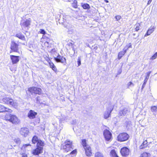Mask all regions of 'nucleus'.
I'll return each instance as SVG.
<instances>
[{"label": "nucleus", "mask_w": 157, "mask_h": 157, "mask_svg": "<svg viewBox=\"0 0 157 157\" xmlns=\"http://www.w3.org/2000/svg\"><path fill=\"white\" fill-rule=\"evenodd\" d=\"M63 21L60 18L59 20V23L61 24L65 28H67L68 29V32L70 34H72L74 32V30L73 29L74 26L73 25H66V22H67L66 16H63Z\"/></svg>", "instance_id": "f257e3e1"}, {"label": "nucleus", "mask_w": 157, "mask_h": 157, "mask_svg": "<svg viewBox=\"0 0 157 157\" xmlns=\"http://www.w3.org/2000/svg\"><path fill=\"white\" fill-rule=\"evenodd\" d=\"M31 20L30 18L26 20L23 19L21 21L20 25L22 30L25 31L24 33L26 35L25 32H28L27 30L31 25Z\"/></svg>", "instance_id": "f03ea898"}, {"label": "nucleus", "mask_w": 157, "mask_h": 157, "mask_svg": "<svg viewBox=\"0 0 157 157\" xmlns=\"http://www.w3.org/2000/svg\"><path fill=\"white\" fill-rule=\"evenodd\" d=\"M5 119L6 120L9 121L12 124H18L20 121L15 115H12L9 113L6 114Z\"/></svg>", "instance_id": "7ed1b4c3"}, {"label": "nucleus", "mask_w": 157, "mask_h": 157, "mask_svg": "<svg viewBox=\"0 0 157 157\" xmlns=\"http://www.w3.org/2000/svg\"><path fill=\"white\" fill-rule=\"evenodd\" d=\"M19 44L16 43L14 41H12L11 42L10 46V52L11 53L12 52H19Z\"/></svg>", "instance_id": "20e7f679"}, {"label": "nucleus", "mask_w": 157, "mask_h": 157, "mask_svg": "<svg viewBox=\"0 0 157 157\" xmlns=\"http://www.w3.org/2000/svg\"><path fill=\"white\" fill-rule=\"evenodd\" d=\"M129 135L126 133H122L120 134L117 137V140L120 142H123L127 140L129 138Z\"/></svg>", "instance_id": "39448f33"}, {"label": "nucleus", "mask_w": 157, "mask_h": 157, "mask_svg": "<svg viewBox=\"0 0 157 157\" xmlns=\"http://www.w3.org/2000/svg\"><path fill=\"white\" fill-rule=\"evenodd\" d=\"M65 145L63 146V149L65 151L68 152L73 149L72 145V142L69 140H66L65 142Z\"/></svg>", "instance_id": "423d86ee"}, {"label": "nucleus", "mask_w": 157, "mask_h": 157, "mask_svg": "<svg viewBox=\"0 0 157 157\" xmlns=\"http://www.w3.org/2000/svg\"><path fill=\"white\" fill-rule=\"evenodd\" d=\"M113 109V107L110 105L107 108L104 113V118L105 119H107L110 116L111 113Z\"/></svg>", "instance_id": "0eeeda50"}, {"label": "nucleus", "mask_w": 157, "mask_h": 157, "mask_svg": "<svg viewBox=\"0 0 157 157\" xmlns=\"http://www.w3.org/2000/svg\"><path fill=\"white\" fill-rule=\"evenodd\" d=\"M28 90L32 94L34 93L40 94L41 93V90L40 88L35 87H32L28 88Z\"/></svg>", "instance_id": "6e6552de"}, {"label": "nucleus", "mask_w": 157, "mask_h": 157, "mask_svg": "<svg viewBox=\"0 0 157 157\" xmlns=\"http://www.w3.org/2000/svg\"><path fill=\"white\" fill-rule=\"evenodd\" d=\"M130 112V109L128 107L121 109L119 111V115L120 116H123L128 114Z\"/></svg>", "instance_id": "1a4fd4ad"}, {"label": "nucleus", "mask_w": 157, "mask_h": 157, "mask_svg": "<svg viewBox=\"0 0 157 157\" xmlns=\"http://www.w3.org/2000/svg\"><path fill=\"white\" fill-rule=\"evenodd\" d=\"M120 152L123 156L127 157L129 154L130 150L128 147H124L121 149Z\"/></svg>", "instance_id": "9d476101"}, {"label": "nucleus", "mask_w": 157, "mask_h": 157, "mask_svg": "<svg viewBox=\"0 0 157 157\" xmlns=\"http://www.w3.org/2000/svg\"><path fill=\"white\" fill-rule=\"evenodd\" d=\"M43 150L42 147L36 146V148L33 151L32 153L34 155H38L43 152Z\"/></svg>", "instance_id": "9b49d317"}, {"label": "nucleus", "mask_w": 157, "mask_h": 157, "mask_svg": "<svg viewBox=\"0 0 157 157\" xmlns=\"http://www.w3.org/2000/svg\"><path fill=\"white\" fill-rule=\"evenodd\" d=\"M103 135L105 140L107 141L110 140L112 136V133L109 130L107 129H105L104 131Z\"/></svg>", "instance_id": "f8f14e48"}, {"label": "nucleus", "mask_w": 157, "mask_h": 157, "mask_svg": "<svg viewBox=\"0 0 157 157\" xmlns=\"http://www.w3.org/2000/svg\"><path fill=\"white\" fill-rule=\"evenodd\" d=\"M54 59L57 63L60 62L63 64L66 63L65 58L60 56L59 54H58L56 57H54Z\"/></svg>", "instance_id": "ddd939ff"}, {"label": "nucleus", "mask_w": 157, "mask_h": 157, "mask_svg": "<svg viewBox=\"0 0 157 157\" xmlns=\"http://www.w3.org/2000/svg\"><path fill=\"white\" fill-rule=\"evenodd\" d=\"M10 56L12 63L13 64H17L19 61V56L11 55Z\"/></svg>", "instance_id": "4468645a"}, {"label": "nucleus", "mask_w": 157, "mask_h": 157, "mask_svg": "<svg viewBox=\"0 0 157 157\" xmlns=\"http://www.w3.org/2000/svg\"><path fill=\"white\" fill-rule=\"evenodd\" d=\"M20 133L25 137L29 133V131L28 128H22L20 129Z\"/></svg>", "instance_id": "2eb2a0df"}, {"label": "nucleus", "mask_w": 157, "mask_h": 157, "mask_svg": "<svg viewBox=\"0 0 157 157\" xmlns=\"http://www.w3.org/2000/svg\"><path fill=\"white\" fill-rule=\"evenodd\" d=\"M3 101L5 103L11 105L13 106L14 105V103L13 100L9 98H3Z\"/></svg>", "instance_id": "dca6fc26"}, {"label": "nucleus", "mask_w": 157, "mask_h": 157, "mask_svg": "<svg viewBox=\"0 0 157 157\" xmlns=\"http://www.w3.org/2000/svg\"><path fill=\"white\" fill-rule=\"evenodd\" d=\"M37 114V113L34 111L30 110L28 114V117L30 119H33L35 117Z\"/></svg>", "instance_id": "f3484780"}, {"label": "nucleus", "mask_w": 157, "mask_h": 157, "mask_svg": "<svg viewBox=\"0 0 157 157\" xmlns=\"http://www.w3.org/2000/svg\"><path fill=\"white\" fill-rule=\"evenodd\" d=\"M85 151V154L87 156H91L92 155L91 148L89 146H87V147H85L84 148Z\"/></svg>", "instance_id": "a211bd4d"}, {"label": "nucleus", "mask_w": 157, "mask_h": 157, "mask_svg": "<svg viewBox=\"0 0 157 157\" xmlns=\"http://www.w3.org/2000/svg\"><path fill=\"white\" fill-rule=\"evenodd\" d=\"M5 111L11 113L12 112V110L4 107L3 105L0 104V113Z\"/></svg>", "instance_id": "6ab92c4d"}, {"label": "nucleus", "mask_w": 157, "mask_h": 157, "mask_svg": "<svg viewBox=\"0 0 157 157\" xmlns=\"http://www.w3.org/2000/svg\"><path fill=\"white\" fill-rule=\"evenodd\" d=\"M151 72L149 71L147 73V76L145 78L144 81V82L142 86L141 87V90H143L146 84L147 79H148L150 75L151 74Z\"/></svg>", "instance_id": "aec40b11"}, {"label": "nucleus", "mask_w": 157, "mask_h": 157, "mask_svg": "<svg viewBox=\"0 0 157 157\" xmlns=\"http://www.w3.org/2000/svg\"><path fill=\"white\" fill-rule=\"evenodd\" d=\"M15 36L23 41H25L26 40L25 36L21 32L16 34Z\"/></svg>", "instance_id": "412c9836"}, {"label": "nucleus", "mask_w": 157, "mask_h": 157, "mask_svg": "<svg viewBox=\"0 0 157 157\" xmlns=\"http://www.w3.org/2000/svg\"><path fill=\"white\" fill-rule=\"evenodd\" d=\"M81 6L84 9L89 10L90 8V5L87 3H81Z\"/></svg>", "instance_id": "4be33fe9"}, {"label": "nucleus", "mask_w": 157, "mask_h": 157, "mask_svg": "<svg viewBox=\"0 0 157 157\" xmlns=\"http://www.w3.org/2000/svg\"><path fill=\"white\" fill-rule=\"evenodd\" d=\"M126 51L123 50L119 52L118 53V58L119 59H121L122 57L124 55L126 52Z\"/></svg>", "instance_id": "5701e85b"}, {"label": "nucleus", "mask_w": 157, "mask_h": 157, "mask_svg": "<svg viewBox=\"0 0 157 157\" xmlns=\"http://www.w3.org/2000/svg\"><path fill=\"white\" fill-rule=\"evenodd\" d=\"M147 140H145L142 143L140 146V149H143L147 146Z\"/></svg>", "instance_id": "b1692460"}, {"label": "nucleus", "mask_w": 157, "mask_h": 157, "mask_svg": "<svg viewBox=\"0 0 157 157\" xmlns=\"http://www.w3.org/2000/svg\"><path fill=\"white\" fill-rule=\"evenodd\" d=\"M49 63L50 67L52 68V70L55 71H57V69L56 66L54 65V63L51 62V60L49 62Z\"/></svg>", "instance_id": "393cba45"}, {"label": "nucleus", "mask_w": 157, "mask_h": 157, "mask_svg": "<svg viewBox=\"0 0 157 157\" xmlns=\"http://www.w3.org/2000/svg\"><path fill=\"white\" fill-rule=\"evenodd\" d=\"M110 155L112 157H119L115 151L113 149L110 152Z\"/></svg>", "instance_id": "a878e982"}, {"label": "nucleus", "mask_w": 157, "mask_h": 157, "mask_svg": "<svg viewBox=\"0 0 157 157\" xmlns=\"http://www.w3.org/2000/svg\"><path fill=\"white\" fill-rule=\"evenodd\" d=\"M44 145V142L42 141L41 140H40L38 141L36 146L42 147H43Z\"/></svg>", "instance_id": "bb28decb"}, {"label": "nucleus", "mask_w": 157, "mask_h": 157, "mask_svg": "<svg viewBox=\"0 0 157 157\" xmlns=\"http://www.w3.org/2000/svg\"><path fill=\"white\" fill-rule=\"evenodd\" d=\"M39 140L37 137L36 136H34L32 138V142L33 143L35 144L36 142H38Z\"/></svg>", "instance_id": "cd10ccee"}, {"label": "nucleus", "mask_w": 157, "mask_h": 157, "mask_svg": "<svg viewBox=\"0 0 157 157\" xmlns=\"http://www.w3.org/2000/svg\"><path fill=\"white\" fill-rule=\"evenodd\" d=\"M151 111L152 112H156L157 111V106H152L151 108Z\"/></svg>", "instance_id": "c85d7f7f"}, {"label": "nucleus", "mask_w": 157, "mask_h": 157, "mask_svg": "<svg viewBox=\"0 0 157 157\" xmlns=\"http://www.w3.org/2000/svg\"><path fill=\"white\" fill-rule=\"evenodd\" d=\"M82 144L84 148H85V147H87V146H89L86 143V140L85 139H82Z\"/></svg>", "instance_id": "c756f323"}, {"label": "nucleus", "mask_w": 157, "mask_h": 157, "mask_svg": "<svg viewBox=\"0 0 157 157\" xmlns=\"http://www.w3.org/2000/svg\"><path fill=\"white\" fill-rule=\"evenodd\" d=\"M150 155L149 153L146 152H144L142 153L140 157H148Z\"/></svg>", "instance_id": "7c9ffc66"}, {"label": "nucleus", "mask_w": 157, "mask_h": 157, "mask_svg": "<svg viewBox=\"0 0 157 157\" xmlns=\"http://www.w3.org/2000/svg\"><path fill=\"white\" fill-rule=\"evenodd\" d=\"M154 31V30L153 29H148L146 34H145V36H147L149 35L151 33Z\"/></svg>", "instance_id": "2f4dec72"}, {"label": "nucleus", "mask_w": 157, "mask_h": 157, "mask_svg": "<svg viewBox=\"0 0 157 157\" xmlns=\"http://www.w3.org/2000/svg\"><path fill=\"white\" fill-rule=\"evenodd\" d=\"M95 157H104L102 153L98 152L95 153Z\"/></svg>", "instance_id": "473e14b6"}, {"label": "nucleus", "mask_w": 157, "mask_h": 157, "mask_svg": "<svg viewBox=\"0 0 157 157\" xmlns=\"http://www.w3.org/2000/svg\"><path fill=\"white\" fill-rule=\"evenodd\" d=\"M72 5L75 8H78L77 1L76 0H74Z\"/></svg>", "instance_id": "72a5a7b5"}, {"label": "nucleus", "mask_w": 157, "mask_h": 157, "mask_svg": "<svg viewBox=\"0 0 157 157\" xmlns=\"http://www.w3.org/2000/svg\"><path fill=\"white\" fill-rule=\"evenodd\" d=\"M132 44L131 43L128 44L124 48L123 50H125V51H127L128 50V49L129 48H132Z\"/></svg>", "instance_id": "f704fd0d"}, {"label": "nucleus", "mask_w": 157, "mask_h": 157, "mask_svg": "<svg viewBox=\"0 0 157 157\" xmlns=\"http://www.w3.org/2000/svg\"><path fill=\"white\" fill-rule=\"evenodd\" d=\"M135 26H136V27L135 29V31H138L139 29L140 28V25L139 23H137Z\"/></svg>", "instance_id": "c9c22d12"}, {"label": "nucleus", "mask_w": 157, "mask_h": 157, "mask_svg": "<svg viewBox=\"0 0 157 157\" xmlns=\"http://www.w3.org/2000/svg\"><path fill=\"white\" fill-rule=\"evenodd\" d=\"M157 57V52H155L151 58L150 59L153 60L156 59Z\"/></svg>", "instance_id": "e433bc0d"}, {"label": "nucleus", "mask_w": 157, "mask_h": 157, "mask_svg": "<svg viewBox=\"0 0 157 157\" xmlns=\"http://www.w3.org/2000/svg\"><path fill=\"white\" fill-rule=\"evenodd\" d=\"M77 63L78 66H79L81 64V56H79L78 57L77 60Z\"/></svg>", "instance_id": "4c0bfd02"}, {"label": "nucleus", "mask_w": 157, "mask_h": 157, "mask_svg": "<svg viewBox=\"0 0 157 157\" xmlns=\"http://www.w3.org/2000/svg\"><path fill=\"white\" fill-rule=\"evenodd\" d=\"M36 100L37 103L40 104H41V102L40 101V99L39 97H38L36 98Z\"/></svg>", "instance_id": "58836bf2"}, {"label": "nucleus", "mask_w": 157, "mask_h": 157, "mask_svg": "<svg viewBox=\"0 0 157 157\" xmlns=\"http://www.w3.org/2000/svg\"><path fill=\"white\" fill-rule=\"evenodd\" d=\"M77 153V150L76 149L72 151L71 153H70V154L71 155H75Z\"/></svg>", "instance_id": "ea45409f"}, {"label": "nucleus", "mask_w": 157, "mask_h": 157, "mask_svg": "<svg viewBox=\"0 0 157 157\" xmlns=\"http://www.w3.org/2000/svg\"><path fill=\"white\" fill-rule=\"evenodd\" d=\"M40 33L41 34H45L46 33V32L44 30V29H40L39 31Z\"/></svg>", "instance_id": "a19ab883"}, {"label": "nucleus", "mask_w": 157, "mask_h": 157, "mask_svg": "<svg viewBox=\"0 0 157 157\" xmlns=\"http://www.w3.org/2000/svg\"><path fill=\"white\" fill-rule=\"evenodd\" d=\"M126 127L127 128L128 127V125L130 126L131 125V122L130 121H126Z\"/></svg>", "instance_id": "79ce46f5"}, {"label": "nucleus", "mask_w": 157, "mask_h": 157, "mask_svg": "<svg viewBox=\"0 0 157 157\" xmlns=\"http://www.w3.org/2000/svg\"><path fill=\"white\" fill-rule=\"evenodd\" d=\"M115 18L116 19L117 21H118L121 19V17L120 16L118 15L116 16Z\"/></svg>", "instance_id": "37998d69"}, {"label": "nucleus", "mask_w": 157, "mask_h": 157, "mask_svg": "<svg viewBox=\"0 0 157 157\" xmlns=\"http://www.w3.org/2000/svg\"><path fill=\"white\" fill-rule=\"evenodd\" d=\"M128 87L130 86L131 85H132V86H134L133 84L131 82H129L128 83Z\"/></svg>", "instance_id": "c03bdc74"}, {"label": "nucleus", "mask_w": 157, "mask_h": 157, "mask_svg": "<svg viewBox=\"0 0 157 157\" xmlns=\"http://www.w3.org/2000/svg\"><path fill=\"white\" fill-rule=\"evenodd\" d=\"M45 60L48 61V62L49 63V62H50V60L49 59V58L48 57H47V56L45 57Z\"/></svg>", "instance_id": "a18cd8bd"}, {"label": "nucleus", "mask_w": 157, "mask_h": 157, "mask_svg": "<svg viewBox=\"0 0 157 157\" xmlns=\"http://www.w3.org/2000/svg\"><path fill=\"white\" fill-rule=\"evenodd\" d=\"M22 157H27V155L26 154H25V153H23V154H22Z\"/></svg>", "instance_id": "49530a36"}, {"label": "nucleus", "mask_w": 157, "mask_h": 157, "mask_svg": "<svg viewBox=\"0 0 157 157\" xmlns=\"http://www.w3.org/2000/svg\"><path fill=\"white\" fill-rule=\"evenodd\" d=\"M30 144H25L24 145V146L25 147L28 146H30Z\"/></svg>", "instance_id": "de8ad7c7"}, {"label": "nucleus", "mask_w": 157, "mask_h": 157, "mask_svg": "<svg viewBox=\"0 0 157 157\" xmlns=\"http://www.w3.org/2000/svg\"><path fill=\"white\" fill-rule=\"evenodd\" d=\"M151 1H152L151 0H149V1H148V2H147V4L148 5L150 4L151 3Z\"/></svg>", "instance_id": "09e8293b"}, {"label": "nucleus", "mask_w": 157, "mask_h": 157, "mask_svg": "<svg viewBox=\"0 0 157 157\" xmlns=\"http://www.w3.org/2000/svg\"><path fill=\"white\" fill-rule=\"evenodd\" d=\"M151 1H152L151 0H149V1H148V2H147V4L148 5L150 4L151 3Z\"/></svg>", "instance_id": "8fccbe9b"}, {"label": "nucleus", "mask_w": 157, "mask_h": 157, "mask_svg": "<svg viewBox=\"0 0 157 157\" xmlns=\"http://www.w3.org/2000/svg\"><path fill=\"white\" fill-rule=\"evenodd\" d=\"M51 51H52V52H54L55 51V48H53V49H52Z\"/></svg>", "instance_id": "3c124183"}, {"label": "nucleus", "mask_w": 157, "mask_h": 157, "mask_svg": "<svg viewBox=\"0 0 157 157\" xmlns=\"http://www.w3.org/2000/svg\"><path fill=\"white\" fill-rule=\"evenodd\" d=\"M105 2L106 3H107V2H109V1L108 0H105Z\"/></svg>", "instance_id": "603ef678"}, {"label": "nucleus", "mask_w": 157, "mask_h": 157, "mask_svg": "<svg viewBox=\"0 0 157 157\" xmlns=\"http://www.w3.org/2000/svg\"><path fill=\"white\" fill-rule=\"evenodd\" d=\"M133 36H135V33H133Z\"/></svg>", "instance_id": "864d4df0"}, {"label": "nucleus", "mask_w": 157, "mask_h": 157, "mask_svg": "<svg viewBox=\"0 0 157 157\" xmlns=\"http://www.w3.org/2000/svg\"><path fill=\"white\" fill-rule=\"evenodd\" d=\"M118 73H119V74H120L121 73V72H119Z\"/></svg>", "instance_id": "5fc2aeb1"}, {"label": "nucleus", "mask_w": 157, "mask_h": 157, "mask_svg": "<svg viewBox=\"0 0 157 157\" xmlns=\"http://www.w3.org/2000/svg\"><path fill=\"white\" fill-rule=\"evenodd\" d=\"M118 73H119V74H120L121 73V72H119Z\"/></svg>", "instance_id": "6e6d98bb"}, {"label": "nucleus", "mask_w": 157, "mask_h": 157, "mask_svg": "<svg viewBox=\"0 0 157 157\" xmlns=\"http://www.w3.org/2000/svg\"><path fill=\"white\" fill-rule=\"evenodd\" d=\"M3 98V97H1V98Z\"/></svg>", "instance_id": "4d7b16f0"}]
</instances>
